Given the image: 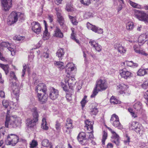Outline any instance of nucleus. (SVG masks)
Segmentation results:
<instances>
[{
	"instance_id": "f257e3e1",
	"label": "nucleus",
	"mask_w": 148,
	"mask_h": 148,
	"mask_svg": "<svg viewBox=\"0 0 148 148\" xmlns=\"http://www.w3.org/2000/svg\"><path fill=\"white\" fill-rule=\"evenodd\" d=\"M108 87V85L106 80L98 79L96 81L95 87L94 88L92 94L91 95V98L94 97L97 95L98 91H102L106 90Z\"/></svg>"
},
{
	"instance_id": "f03ea898",
	"label": "nucleus",
	"mask_w": 148,
	"mask_h": 148,
	"mask_svg": "<svg viewBox=\"0 0 148 148\" xmlns=\"http://www.w3.org/2000/svg\"><path fill=\"white\" fill-rule=\"evenodd\" d=\"M21 120L20 118L7 116L6 118L5 126L6 127L16 128L20 125Z\"/></svg>"
},
{
	"instance_id": "7ed1b4c3",
	"label": "nucleus",
	"mask_w": 148,
	"mask_h": 148,
	"mask_svg": "<svg viewBox=\"0 0 148 148\" xmlns=\"http://www.w3.org/2000/svg\"><path fill=\"white\" fill-rule=\"evenodd\" d=\"M135 15L139 20L143 21L145 23H148V14L143 11L135 10Z\"/></svg>"
},
{
	"instance_id": "20e7f679",
	"label": "nucleus",
	"mask_w": 148,
	"mask_h": 148,
	"mask_svg": "<svg viewBox=\"0 0 148 148\" xmlns=\"http://www.w3.org/2000/svg\"><path fill=\"white\" fill-rule=\"evenodd\" d=\"M19 138L17 136L13 134L9 135L5 140V144L7 145L14 146L18 143Z\"/></svg>"
},
{
	"instance_id": "39448f33",
	"label": "nucleus",
	"mask_w": 148,
	"mask_h": 148,
	"mask_svg": "<svg viewBox=\"0 0 148 148\" xmlns=\"http://www.w3.org/2000/svg\"><path fill=\"white\" fill-rule=\"evenodd\" d=\"M22 15V14L20 12H12L8 17V24L9 25H11L16 23L20 16Z\"/></svg>"
},
{
	"instance_id": "423d86ee",
	"label": "nucleus",
	"mask_w": 148,
	"mask_h": 148,
	"mask_svg": "<svg viewBox=\"0 0 148 148\" xmlns=\"http://www.w3.org/2000/svg\"><path fill=\"white\" fill-rule=\"evenodd\" d=\"M73 128L72 120L70 118H67L63 128V130L64 132L67 134H70L71 131V130Z\"/></svg>"
},
{
	"instance_id": "0eeeda50",
	"label": "nucleus",
	"mask_w": 148,
	"mask_h": 148,
	"mask_svg": "<svg viewBox=\"0 0 148 148\" xmlns=\"http://www.w3.org/2000/svg\"><path fill=\"white\" fill-rule=\"evenodd\" d=\"M86 133L84 132H81L78 135L77 138L79 143L83 145L87 143L88 140L86 138Z\"/></svg>"
},
{
	"instance_id": "6e6552de",
	"label": "nucleus",
	"mask_w": 148,
	"mask_h": 148,
	"mask_svg": "<svg viewBox=\"0 0 148 148\" xmlns=\"http://www.w3.org/2000/svg\"><path fill=\"white\" fill-rule=\"evenodd\" d=\"M86 26L88 29L91 30L95 33H97L99 34H101L103 32L102 29L95 25H92L89 22L87 23Z\"/></svg>"
},
{
	"instance_id": "1a4fd4ad",
	"label": "nucleus",
	"mask_w": 148,
	"mask_h": 148,
	"mask_svg": "<svg viewBox=\"0 0 148 148\" xmlns=\"http://www.w3.org/2000/svg\"><path fill=\"white\" fill-rule=\"evenodd\" d=\"M11 87L12 90L13 94L16 96L17 97L16 99L17 100L19 95V86L16 82H12Z\"/></svg>"
},
{
	"instance_id": "9d476101",
	"label": "nucleus",
	"mask_w": 148,
	"mask_h": 148,
	"mask_svg": "<svg viewBox=\"0 0 148 148\" xmlns=\"http://www.w3.org/2000/svg\"><path fill=\"white\" fill-rule=\"evenodd\" d=\"M58 95L59 92L58 90L53 87L50 88L49 97L51 99H56L58 97Z\"/></svg>"
},
{
	"instance_id": "9b49d317",
	"label": "nucleus",
	"mask_w": 148,
	"mask_h": 148,
	"mask_svg": "<svg viewBox=\"0 0 148 148\" xmlns=\"http://www.w3.org/2000/svg\"><path fill=\"white\" fill-rule=\"evenodd\" d=\"M35 90L38 94L39 93L45 92L47 91V87L44 84L40 83L36 87Z\"/></svg>"
},
{
	"instance_id": "f8f14e48",
	"label": "nucleus",
	"mask_w": 148,
	"mask_h": 148,
	"mask_svg": "<svg viewBox=\"0 0 148 148\" xmlns=\"http://www.w3.org/2000/svg\"><path fill=\"white\" fill-rule=\"evenodd\" d=\"M38 100L41 104H44L47 101L48 96L46 92L43 93H39L38 94Z\"/></svg>"
},
{
	"instance_id": "ddd939ff",
	"label": "nucleus",
	"mask_w": 148,
	"mask_h": 148,
	"mask_svg": "<svg viewBox=\"0 0 148 148\" xmlns=\"http://www.w3.org/2000/svg\"><path fill=\"white\" fill-rule=\"evenodd\" d=\"M65 83H67L69 88L71 90L73 89V87L75 85L76 83L75 79L74 77H67L65 79Z\"/></svg>"
},
{
	"instance_id": "4468645a",
	"label": "nucleus",
	"mask_w": 148,
	"mask_h": 148,
	"mask_svg": "<svg viewBox=\"0 0 148 148\" xmlns=\"http://www.w3.org/2000/svg\"><path fill=\"white\" fill-rule=\"evenodd\" d=\"M12 0H3L1 1L3 8L5 11L8 10L12 6Z\"/></svg>"
},
{
	"instance_id": "2eb2a0df",
	"label": "nucleus",
	"mask_w": 148,
	"mask_h": 148,
	"mask_svg": "<svg viewBox=\"0 0 148 148\" xmlns=\"http://www.w3.org/2000/svg\"><path fill=\"white\" fill-rule=\"evenodd\" d=\"M89 43L97 51L99 52L101 51L102 47L98 42L94 40H90Z\"/></svg>"
},
{
	"instance_id": "dca6fc26",
	"label": "nucleus",
	"mask_w": 148,
	"mask_h": 148,
	"mask_svg": "<svg viewBox=\"0 0 148 148\" xmlns=\"http://www.w3.org/2000/svg\"><path fill=\"white\" fill-rule=\"evenodd\" d=\"M1 46L5 47H7V49L11 52V54L13 56L15 54V51L14 48L12 47L11 45L8 42H3L1 44Z\"/></svg>"
},
{
	"instance_id": "f3484780",
	"label": "nucleus",
	"mask_w": 148,
	"mask_h": 148,
	"mask_svg": "<svg viewBox=\"0 0 148 148\" xmlns=\"http://www.w3.org/2000/svg\"><path fill=\"white\" fill-rule=\"evenodd\" d=\"M114 47L121 54L125 53L126 51V49L121 45L119 43L115 44Z\"/></svg>"
},
{
	"instance_id": "a211bd4d",
	"label": "nucleus",
	"mask_w": 148,
	"mask_h": 148,
	"mask_svg": "<svg viewBox=\"0 0 148 148\" xmlns=\"http://www.w3.org/2000/svg\"><path fill=\"white\" fill-rule=\"evenodd\" d=\"M147 35L146 34H142L138 38V41L139 46H141L147 40Z\"/></svg>"
},
{
	"instance_id": "6ab92c4d",
	"label": "nucleus",
	"mask_w": 148,
	"mask_h": 148,
	"mask_svg": "<svg viewBox=\"0 0 148 148\" xmlns=\"http://www.w3.org/2000/svg\"><path fill=\"white\" fill-rule=\"evenodd\" d=\"M76 69L74 64L72 63H68L66 67V71L68 75H70V73Z\"/></svg>"
},
{
	"instance_id": "aec40b11",
	"label": "nucleus",
	"mask_w": 148,
	"mask_h": 148,
	"mask_svg": "<svg viewBox=\"0 0 148 148\" xmlns=\"http://www.w3.org/2000/svg\"><path fill=\"white\" fill-rule=\"evenodd\" d=\"M37 122L33 119L28 118L26 121V125L28 128H32L35 126L36 122Z\"/></svg>"
},
{
	"instance_id": "412c9836",
	"label": "nucleus",
	"mask_w": 148,
	"mask_h": 148,
	"mask_svg": "<svg viewBox=\"0 0 148 148\" xmlns=\"http://www.w3.org/2000/svg\"><path fill=\"white\" fill-rule=\"evenodd\" d=\"M120 74L121 76L125 79H127L130 76V72L126 68L120 71Z\"/></svg>"
},
{
	"instance_id": "4be33fe9",
	"label": "nucleus",
	"mask_w": 148,
	"mask_h": 148,
	"mask_svg": "<svg viewBox=\"0 0 148 148\" xmlns=\"http://www.w3.org/2000/svg\"><path fill=\"white\" fill-rule=\"evenodd\" d=\"M43 22L45 26V30L44 32L43 38L44 40H46L49 38V33L48 31L47 25L46 22L45 20H44Z\"/></svg>"
},
{
	"instance_id": "5701e85b",
	"label": "nucleus",
	"mask_w": 148,
	"mask_h": 148,
	"mask_svg": "<svg viewBox=\"0 0 148 148\" xmlns=\"http://www.w3.org/2000/svg\"><path fill=\"white\" fill-rule=\"evenodd\" d=\"M31 111L32 112V114L33 117V119L35 120V121H38L39 115L37 108L36 107H34L32 109Z\"/></svg>"
},
{
	"instance_id": "b1692460",
	"label": "nucleus",
	"mask_w": 148,
	"mask_h": 148,
	"mask_svg": "<svg viewBox=\"0 0 148 148\" xmlns=\"http://www.w3.org/2000/svg\"><path fill=\"white\" fill-rule=\"evenodd\" d=\"M54 36L59 38H62L63 36V34L60 29L58 27H56L54 31Z\"/></svg>"
},
{
	"instance_id": "393cba45",
	"label": "nucleus",
	"mask_w": 148,
	"mask_h": 148,
	"mask_svg": "<svg viewBox=\"0 0 148 148\" xmlns=\"http://www.w3.org/2000/svg\"><path fill=\"white\" fill-rule=\"evenodd\" d=\"M129 86L127 85H125L124 84L121 83L120 84L117 86V89H121V91H119V93L121 94H123L124 93V91L125 90L127 89L128 88Z\"/></svg>"
},
{
	"instance_id": "a878e982",
	"label": "nucleus",
	"mask_w": 148,
	"mask_h": 148,
	"mask_svg": "<svg viewBox=\"0 0 148 148\" xmlns=\"http://www.w3.org/2000/svg\"><path fill=\"white\" fill-rule=\"evenodd\" d=\"M85 123L86 124L85 127L86 128L87 130H89L91 131L90 132H93V125L94 123L92 122H91L90 121H89L88 120H87L85 121Z\"/></svg>"
},
{
	"instance_id": "bb28decb",
	"label": "nucleus",
	"mask_w": 148,
	"mask_h": 148,
	"mask_svg": "<svg viewBox=\"0 0 148 148\" xmlns=\"http://www.w3.org/2000/svg\"><path fill=\"white\" fill-rule=\"evenodd\" d=\"M134 49L135 51L138 53L142 55L147 56L148 55V54L146 53L143 50H140L139 49V47L137 45H135L134 46Z\"/></svg>"
},
{
	"instance_id": "cd10ccee",
	"label": "nucleus",
	"mask_w": 148,
	"mask_h": 148,
	"mask_svg": "<svg viewBox=\"0 0 148 148\" xmlns=\"http://www.w3.org/2000/svg\"><path fill=\"white\" fill-rule=\"evenodd\" d=\"M114 134V136H112L111 140L112 142L118 145L120 143L119 137L117 134Z\"/></svg>"
},
{
	"instance_id": "c85d7f7f",
	"label": "nucleus",
	"mask_w": 148,
	"mask_h": 148,
	"mask_svg": "<svg viewBox=\"0 0 148 148\" xmlns=\"http://www.w3.org/2000/svg\"><path fill=\"white\" fill-rule=\"evenodd\" d=\"M148 73V69H140L137 72V74L140 76H143Z\"/></svg>"
},
{
	"instance_id": "c756f323",
	"label": "nucleus",
	"mask_w": 148,
	"mask_h": 148,
	"mask_svg": "<svg viewBox=\"0 0 148 148\" xmlns=\"http://www.w3.org/2000/svg\"><path fill=\"white\" fill-rule=\"evenodd\" d=\"M56 54L57 56L58 57L59 60H61L64 54L63 49L62 48H60L58 49L57 51Z\"/></svg>"
},
{
	"instance_id": "7c9ffc66",
	"label": "nucleus",
	"mask_w": 148,
	"mask_h": 148,
	"mask_svg": "<svg viewBox=\"0 0 148 148\" xmlns=\"http://www.w3.org/2000/svg\"><path fill=\"white\" fill-rule=\"evenodd\" d=\"M57 21L62 28H63L65 26L64 24L65 20L62 16L58 17Z\"/></svg>"
},
{
	"instance_id": "2f4dec72",
	"label": "nucleus",
	"mask_w": 148,
	"mask_h": 148,
	"mask_svg": "<svg viewBox=\"0 0 148 148\" xmlns=\"http://www.w3.org/2000/svg\"><path fill=\"white\" fill-rule=\"evenodd\" d=\"M112 123L114 126L117 127L119 129L121 130L123 128V126L120 123L119 120L113 122Z\"/></svg>"
},
{
	"instance_id": "473e14b6",
	"label": "nucleus",
	"mask_w": 148,
	"mask_h": 148,
	"mask_svg": "<svg viewBox=\"0 0 148 148\" xmlns=\"http://www.w3.org/2000/svg\"><path fill=\"white\" fill-rule=\"evenodd\" d=\"M0 67L4 71L6 75H7L9 71L8 65L0 63Z\"/></svg>"
},
{
	"instance_id": "72a5a7b5",
	"label": "nucleus",
	"mask_w": 148,
	"mask_h": 148,
	"mask_svg": "<svg viewBox=\"0 0 148 148\" xmlns=\"http://www.w3.org/2000/svg\"><path fill=\"white\" fill-rule=\"evenodd\" d=\"M42 145L44 147H47L50 146V148H52V145L49 142V140L47 139H45L42 142Z\"/></svg>"
},
{
	"instance_id": "f704fd0d",
	"label": "nucleus",
	"mask_w": 148,
	"mask_h": 148,
	"mask_svg": "<svg viewBox=\"0 0 148 148\" xmlns=\"http://www.w3.org/2000/svg\"><path fill=\"white\" fill-rule=\"evenodd\" d=\"M133 108L137 111L139 110L142 108V103L138 101L134 105Z\"/></svg>"
},
{
	"instance_id": "c9c22d12",
	"label": "nucleus",
	"mask_w": 148,
	"mask_h": 148,
	"mask_svg": "<svg viewBox=\"0 0 148 148\" xmlns=\"http://www.w3.org/2000/svg\"><path fill=\"white\" fill-rule=\"evenodd\" d=\"M110 101L111 103H112L114 104L119 103L120 102L119 101L113 96H112L110 98Z\"/></svg>"
},
{
	"instance_id": "e433bc0d",
	"label": "nucleus",
	"mask_w": 148,
	"mask_h": 148,
	"mask_svg": "<svg viewBox=\"0 0 148 148\" xmlns=\"http://www.w3.org/2000/svg\"><path fill=\"white\" fill-rule=\"evenodd\" d=\"M42 123L41 124V127L43 129L46 130L48 129V127L47 126V122L45 118H43L42 120Z\"/></svg>"
},
{
	"instance_id": "4c0bfd02",
	"label": "nucleus",
	"mask_w": 148,
	"mask_h": 148,
	"mask_svg": "<svg viewBox=\"0 0 148 148\" xmlns=\"http://www.w3.org/2000/svg\"><path fill=\"white\" fill-rule=\"evenodd\" d=\"M69 17L70 19L71 20V22L73 24L75 25H77L78 23V22L76 20L75 17H73L69 15Z\"/></svg>"
},
{
	"instance_id": "58836bf2",
	"label": "nucleus",
	"mask_w": 148,
	"mask_h": 148,
	"mask_svg": "<svg viewBox=\"0 0 148 148\" xmlns=\"http://www.w3.org/2000/svg\"><path fill=\"white\" fill-rule=\"evenodd\" d=\"M40 26V24L38 22L34 21L31 23V27L32 30Z\"/></svg>"
},
{
	"instance_id": "ea45409f",
	"label": "nucleus",
	"mask_w": 148,
	"mask_h": 148,
	"mask_svg": "<svg viewBox=\"0 0 148 148\" xmlns=\"http://www.w3.org/2000/svg\"><path fill=\"white\" fill-rule=\"evenodd\" d=\"M73 90H71L66 93V97L68 101L71 100L72 99L71 95H72L73 92H72Z\"/></svg>"
},
{
	"instance_id": "a19ab883",
	"label": "nucleus",
	"mask_w": 148,
	"mask_h": 148,
	"mask_svg": "<svg viewBox=\"0 0 148 148\" xmlns=\"http://www.w3.org/2000/svg\"><path fill=\"white\" fill-rule=\"evenodd\" d=\"M129 132H126L124 134V136L126 140H124V142L125 143H128L129 144L130 142V138L129 136Z\"/></svg>"
},
{
	"instance_id": "79ce46f5",
	"label": "nucleus",
	"mask_w": 148,
	"mask_h": 148,
	"mask_svg": "<svg viewBox=\"0 0 148 148\" xmlns=\"http://www.w3.org/2000/svg\"><path fill=\"white\" fill-rule=\"evenodd\" d=\"M93 14L92 13L86 12L84 15V17L85 19H88L93 16Z\"/></svg>"
},
{
	"instance_id": "37998d69",
	"label": "nucleus",
	"mask_w": 148,
	"mask_h": 148,
	"mask_svg": "<svg viewBox=\"0 0 148 148\" xmlns=\"http://www.w3.org/2000/svg\"><path fill=\"white\" fill-rule=\"evenodd\" d=\"M98 109L95 107L90 109V114L92 115H96L98 112Z\"/></svg>"
},
{
	"instance_id": "c03bdc74",
	"label": "nucleus",
	"mask_w": 148,
	"mask_h": 148,
	"mask_svg": "<svg viewBox=\"0 0 148 148\" xmlns=\"http://www.w3.org/2000/svg\"><path fill=\"white\" fill-rule=\"evenodd\" d=\"M135 127L134 130L138 133H140V131L143 129V128L142 126L140 124L138 125L137 126H135Z\"/></svg>"
},
{
	"instance_id": "a18cd8bd",
	"label": "nucleus",
	"mask_w": 148,
	"mask_h": 148,
	"mask_svg": "<svg viewBox=\"0 0 148 148\" xmlns=\"http://www.w3.org/2000/svg\"><path fill=\"white\" fill-rule=\"evenodd\" d=\"M54 64H56L58 66V67L61 69H63L64 66H63V63L62 62L60 61H55Z\"/></svg>"
},
{
	"instance_id": "49530a36",
	"label": "nucleus",
	"mask_w": 148,
	"mask_h": 148,
	"mask_svg": "<svg viewBox=\"0 0 148 148\" xmlns=\"http://www.w3.org/2000/svg\"><path fill=\"white\" fill-rule=\"evenodd\" d=\"M66 10L68 12H71L73 10V8L71 4L68 3L66 4Z\"/></svg>"
},
{
	"instance_id": "de8ad7c7",
	"label": "nucleus",
	"mask_w": 148,
	"mask_h": 148,
	"mask_svg": "<svg viewBox=\"0 0 148 148\" xmlns=\"http://www.w3.org/2000/svg\"><path fill=\"white\" fill-rule=\"evenodd\" d=\"M130 113L132 117L135 118L138 116L137 112L135 110L133 111V110L130 109Z\"/></svg>"
},
{
	"instance_id": "09e8293b",
	"label": "nucleus",
	"mask_w": 148,
	"mask_h": 148,
	"mask_svg": "<svg viewBox=\"0 0 148 148\" xmlns=\"http://www.w3.org/2000/svg\"><path fill=\"white\" fill-rule=\"evenodd\" d=\"M141 86L144 89H146L148 88V79L144 82Z\"/></svg>"
},
{
	"instance_id": "8fccbe9b",
	"label": "nucleus",
	"mask_w": 148,
	"mask_h": 148,
	"mask_svg": "<svg viewBox=\"0 0 148 148\" xmlns=\"http://www.w3.org/2000/svg\"><path fill=\"white\" fill-rule=\"evenodd\" d=\"M72 32L71 34V38L73 40H75L76 42L78 43L79 41L76 39L75 38L74 35V29L73 28L72 29Z\"/></svg>"
},
{
	"instance_id": "3c124183",
	"label": "nucleus",
	"mask_w": 148,
	"mask_h": 148,
	"mask_svg": "<svg viewBox=\"0 0 148 148\" xmlns=\"http://www.w3.org/2000/svg\"><path fill=\"white\" fill-rule=\"evenodd\" d=\"M55 10L56 11L57 17L62 16L61 14L62 11L60 8H56L55 9Z\"/></svg>"
},
{
	"instance_id": "603ef678",
	"label": "nucleus",
	"mask_w": 148,
	"mask_h": 148,
	"mask_svg": "<svg viewBox=\"0 0 148 148\" xmlns=\"http://www.w3.org/2000/svg\"><path fill=\"white\" fill-rule=\"evenodd\" d=\"M32 30L35 33L37 34H39L41 31V26L39 27H38Z\"/></svg>"
},
{
	"instance_id": "864d4df0",
	"label": "nucleus",
	"mask_w": 148,
	"mask_h": 148,
	"mask_svg": "<svg viewBox=\"0 0 148 148\" xmlns=\"http://www.w3.org/2000/svg\"><path fill=\"white\" fill-rule=\"evenodd\" d=\"M38 145L37 141L35 140H32L31 143L30 144V147L32 148H34L36 147Z\"/></svg>"
},
{
	"instance_id": "5fc2aeb1",
	"label": "nucleus",
	"mask_w": 148,
	"mask_h": 148,
	"mask_svg": "<svg viewBox=\"0 0 148 148\" xmlns=\"http://www.w3.org/2000/svg\"><path fill=\"white\" fill-rule=\"evenodd\" d=\"M130 5L134 8H140V6L139 5L130 1Z\"/></svg>"
},
{
	"instance_id": "6e6d98bb",
	"label": "nucleus",
	"mask_w": 148,
	"mask_h": 148,
	"mask_svg": "<svg viewBox=\"0 0 148 148\" xmlns=\"http://www.w3.org/2000/svg\"><path fill=\"white\" fill-rule=\"evenodd\" d=\"M138 122L136 121H134L132 123L131 125V127L132 129L134 130V128H135V126H137L138 125Z\"/></svg>"
},
{
	"instance_id": "4d7b16f0",
	"label": "nucleus",
	"mask_w": 148,
	"mask_h": 148,
	"mask_svg": "<svg viewBox=\"0 0 148 148\" xmlns=\"http://www.w3.org/2000/svg\"><path fill=\"white\" fill-rule=\"evenodd\" d=\"M138 66V64L136 63H134L132 61H130V67L135 68L137 67Z\"/></svg>"
},
{
	"instance_id": "13d9d810",
	"label": "nucleus",
	"mask_w": 148,
	"mask_h": 148,
	"mask_svg": "<svg viewBox=\"0 0 148 148\" xmlns=\"http://www.w3.org/2000/svg\"><path fill=\"white\" fill-rule=\"evenodd\" d=\"M122 66L124 65L126 68L129 69V67L130 66V62L129 61H126L125 62L121 63Z\"/></svg>"
},
{
	"instance_id": "bf43d9fd",
	"label": "nucleus",
	"mask_w": 148,
	"mask_h": 148,
	"mask_svg": "<svg viewBox=\"0 0 148 148\" xmlns=\"http://www.w3.org/2000/svg\"><path fill=\"white\" fill-rule=\"evenodd\" d=\"M10 75L12 79H14L16 81L17 80V78L14 72L11 71L10 72Z\"/></svg>"
},
{
	"instance_id": "052dcab7",
	"label": "nucleus",
	"mask_w": 148,
	"mask_h": 148,
	"mask_svg": "<svg viewBox=\"0 0 148 148\" xmlns=\"http://www.w3.org/2000/svg\"><path fill=\"white\" fill-rule=\"evenodd\" d=\"M62 87L63 90L66 92H69V91L68 87L65 84H62Z\"/></svg>"
},
{
	"instance_id": "680f3d73",
	"label": "nucleus",
	"mask_w": 148,
	"mask_h": 148,
	"mask_svg": "<svg viewBox=\"0 0 148 148\" xmlns=\"http://www.w3.org/2000/svg\"><path fill=\"white\" fill-rule=\"evenodd\" d=\"M23 69L22 70V77H24L25 74L26 69H27V66L25 64H24L23 65Z\"/></svg>"
},
{
	"instance_id": "e2e57ef3",
	"label": "nucleus",
	"mask_w": 148,
	"mask_h": 148,
	"mask_svg": "<svg viewBox=\"0 0 148 148\" xmlns=\"http://www.w3.org/2000/svg\"><path fill=\"white\" fill-rule=\"evenodd\" d=\"M49 52L48 50H47L46 52L44 53L43 56L45 58H49Z\"/></svg>"
},
{
	"instance_id": "0e129e2a",
	"label": "nucleus",
	"mask_w": 148,
	"mask_h": 148,
	"mask_svg": "<svg viewBox=\"0 0 148 148\" xmlns=\"http://www.w3.org/2000/svg\"><path fill=\"white\" fill-rule=\"evenodd\" d=\"M140 147V148H148V144L142 143H141Z\"/></svg>"
},
{
	"instance_id": "69168bd1",
	"label": "nucleus",
	"mask_w": 148,
	"mask_h": 148,
	"mask_svg": "<svg viewBox=\"0 0 148 148\" xmlns=\"http://www.w3.org/2000/svg\"><path fill=\"white\" fill-rule=\"evenodd\" d=\"M144 98L147 100L146 103L148 106V90L145 92L144 94Z\"/></svg>"
},
{
	"instance_id": "338daca9",
	"label": "nucleus",
	"mask_w": 148,
	"mask_h": 148,
	"mask_svg": "<svg viewBox=\"0 0 148 148\" xmlns=\"http://www.w3.org/2000/svg\"><path fill=\"white\" fill-rule=\"evenodd\" d=\"M5 108H6L8 107L9 105L8 102L5 100H4L2 102Z\"/></svg>"
},
{
	"instance_id": "774afa93",
	"label": "nucleus",
	"mask_w": 148,
	"mask_h": 148,
	"mask_svg": "<svg viewBox=\"0 0 148 148\" xmlns=\"http://www.w3.org/2000/svg\"><path fill=\"white\" fill-rule=\"evenodd\" d=\"M5 128L4 127H2L0 128V134H2V135H4L5 132Z\"/></svg>"
}]
</instances>
